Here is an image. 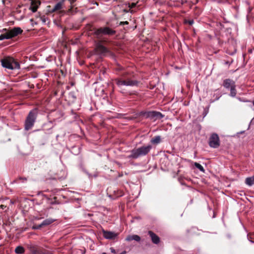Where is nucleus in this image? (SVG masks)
<instances>
[{
    "instance_id": "nucleus-1",
    "label": "nucleus",
    "mask_w": 254,
    "mask_h": 254,
    "mask_svg": "<svg viewBox=\"0 0 254 254\" xmlns=\"http://www.w3.org/2000/svg\"><path fill=\"white\" fill-rule=\"evenodd\" d=\"M152 149V146L148 145L134 148L130 151V154L128 156L129 159H135L140 157L147 155Z\"/></svg>"
},
{
    "instance_id": "nucleus-2",
    "label": "nucleus",
    "mask_w": 254,
    "mask_h": 254,
    "mask_svg": "<svg viewBox=\"0 0 254 254\" xmlns=\"http://www.w3.org/2000/svg\"><path fill=\"white\" fill-rule=\"evenodd\" d=\"M116 34V31L114 28H111L109 26L101 27L95 29L94 34L96 38L98 39H102L103 36L107 35L111 36Z\"/></svg>"
},
{
    "instance_id": "nucleus-3",
    "label": "nucleus",
    "mask_w": 254,
    "mask_h": 254,
    "mask_svg": "<svg viewBox=\"0 0 254 254\" xmlns=\"http://www.w3.org/2000/svg\"><path fill=\"white\" fill-rule=\"evenodd\" d=\"M1 62L2 66L8 69H19L20 67L19 63L11 57H5L1 60Z\"/></svg>"
},
{
    "instance_id": "nucleus-4",
    "label": "nucleus",
    "mask_w": 254,
    "mask_h": 254,
    "mask_svg": "<svg viewBox=\"0 0 254 254\" xmlns=\"http://www.w3.org/2000/svg\"><path fill=\"white\" fill-rule=\"evenodd\" d=\"M110 41L107 38H103L99 39L98 41L96 44L95 51L97 54L100 55H104L109 52L107 48L103 45L109 43Z\"/></svg>"
},
{
    "instance_id": "nucleus-5",
    "label": "nucleus",
    "mask_w": 254,
    "mask_h": 254,
    "mask_svg": "<svg viewBox=\"0 0 254 254\" xmlns=\"http://www.w3.org/2000/svg\"><path fill=\"white\" fill-rule=\"evenodd\" d=\"M36 119V110L31 111L29 112L28 116L25 123V129L28 130L31 129L34 125Z\"/></svg>"
},
{
    "instance_id": "nucleus-6",
    "label": "nucleus",
    "mask_w": 254,
    "mask_h": 254,
    "mask_svg": "<svg viewBox=\"0 0 254 254\" xmlns=\"http://www.w3.org/2000/svg\"><path fill=\"white\" fill-rule=\"evenodd\" d=\"M223 86L226 89L230 90L231 95H236L237 94L235 82L231 79L227 78L224 80Z\"/></svg>"
},
{
    "instance_id": "nucleus-7",
    "label": "nucleus",
    "mask_w": 254,
    "mask_h": 254,
    "mask_svg": "<svg viewBox=\"0 0 254 254\" xmlns=\"http://www.w3.org/2000/svg\"><path fill=\"white\" fill-rule=\"evenodd\" d=\"M115 83L118 86H135L138 84V81L129 78L122 79L117 78L115 80Z\"/></svg>"
},
{
    "instance_id": "nucleus-8",
    "label": "nucleus",
    "mask_w": 254,
    "mask_h": 254,
    "mask_svg": "<svg viewBox=\"0 0 254 254\" xmlns=\"http://www.w3.org/2000/svg\"><path fill=\"white\" fill-rule=\"evenodd\" d=\"M209 145L211 147L216 148L220 145V140L218 135L216 133H213L209 139Z\"/></svg>"
},
{
    "instance_id": "nucleus-9",
    "label": "nucleus",
    "mask_w": 254,
    "mask_h": 254,
    "mask_svg": "<svg viewBox=\"0 0 254 254\" xmlns=\"http://www.w3.org/2000/svg\"><path fill=\"white\" fill-rule=\"evenodd\" d=\"M146 116L147 117L154 120H156L157 119H161L164 117V116L160 112L156 111L148 112L146 113Z\"/></svg>"
},
{
    "instance_id": "nucleus-10",
    "label": "nucleus",
    "mask_w": 254,
    "mask_h": 254,
    "mask_svg": "<svg viewBox=\"0 0 254 254\" xmlns=\"http://www.w3.org/2000/svg\"><path fill=\"white\" fill-rule=\"evenodd\" d=\"M171 6L180 7L182 5L188 2L187 0H170Z\"/></svg>"
},
{
    "instance_id": "nucleus-11",
    "label": "nucleus",
    "mask_w": 254,
    "mask_h": 254,
    "mask_svg": "<svg viewBox=\"0 0 254 254\" xmlns=\"http://www.w3.org/2000/svg\"><path fill=\"white\" fill-rule=\"evenodd\" d=\"M32 254H48V252L40 248L33 247L30 250Z\"/></svg>"
},
{
    "instance_id": "nucleus-12",
    "label": "nucleus",
    "mask_w": 254,
    "mask_h": 254,
    "mask_svg": "<svg viewBox=\"0 0 254 254\" xmlns=\"http://www.w3.org/2000/svg\"><path fill=\"white\" fill-rule=\"evenodd\" d=\"M103 236L106 239H114L117 235L115 233L111 231H103Z\"/></svg>"
},
{
    "instance_id": "nucleus-13",
    "label": "nucleus",
    "mask_w": 254,
    "mask_h": 254,
    "mask_svg": "<svg viewBox=\"0 0 254 254\" xmlns=\"http://www.w3.org/2000/svg\"><path fill=\"white\" fill-rule=\"evenodd\" d=\"M148 235L151 239L152 242L155 244H158L160 242L159 237L151 231H149Z\"/></svg>"
},
{
    "instance_id": "nucleus-14",
    "label": "nucleus",
    "mask_w": 254,
    "mask_h": 254,
    "mask_svg": "<svg viewBox=\"0 0 254 254\" xmlns=\"http://www.w3.org/2000/svg\"><path fill=\"white\" fill-rule=\"evenodd\" d=\"M12 38L22 33L23 30L19 27H14L9 30Z\"/></svg>"
},
{
    "instance_id": "nucleus-15",
    "label": "nucleus",
    "mask_w": 254,
    "mask_h": 254,
    "mask_svg": "<svg viewBox=\"0 0 254 254\" xmlns=\"http://www.w3.org/2000/svg\"><path fill=\"white\" fill-rule=\"evenodd\" d=\"M41 2L39 0H33L31 2L30 9L33 12L37 10L38 6L40 5Z\"/></svg>"
},
{
    "instance_id": "nucleus-16",
    "label": "nucleus",
    "mask_w": 254,
    "mask_h": 254,
    "mask_svg": "<svg viewBox=\"0 0 254 254\" xmlns=\"http://www.w3.org/2000/svg\"><path fill=\"white\" fill-rule=\"evenodd\" d=\"M127 241H131L134 240L136 242H139L140 241V237L137 235H129L126 238Z\"/></svg>"
},
{
    "instance_id": "nucleus-17",
    "label": "nucleus",
    "mask_w": 254,
    "mask_h": 254,
    "mask_svg": "<svg viewBox=\"0 0 254 254\" xmlns=\"http://www.w3.org/2000/svg\"><path fill=\"white\" fill-rule=\"evenodd\" d=\"M245 183L249 186H252L254 185V175L252 177L247 178L245 180Z\"/></svg>"
},
{
    "instance_id": "nucleus-18",
    "label": "nucleus",
    "mask_w": 254,
    "mask_h": 254,
    "mask_svg": "<svg viewBox=\"0 0 254 254\" xmlns=\"http://www.w3.org/2000/svg\"><path fill=\"white\" fill-rule=\"evenodd\" d=\"M55 221H56L55 219H52V218H48V219H46L44 220L42 222V225H43V226H47V225H49L52 224V223H53Z\"/></svg>"
},
{
    "instance_id": "nucleus-19",
    "label": "nucleus",
    "mask_w": 254,
    "mask_h": 254,
    "mask_svg": "<svg viewBox=\"0 0 254 254\" xmlns=\"http://www.w3.org/2000/svg\"><path fill=\"white\" fill-rule=\"evenodd\" d=\"M150 142L154 144H158L161 142V137L159 135L155 136L151 139Z\"/></svg>"
},
{
    "instance_id": "nucleus-20",
    "label": "nucleus",
    "mask_w": 254,
    "mask_h": 254,
    "mask_svg": "<svg viewBox=\"0 0 254 254\" xmlns=\"http://www.w3.org/2000/svg\"><path fill=\"white\" fill-rule=\"evenodd\" d=\"M62 2H58V3H57L55 6L54 7V8H53V9L52 10V12H55L59 10H60L62 9Z\"/></svg>"
},
{
    "instance_id": "nucleus-21",
    "label": "nucleus",
    "mask_w": 254,
    "mask_h": 254,
    "mask_svg": "<svg viewBox=\"0 0 254 254\" xmlns=\"http://www.w3.org/2000/svg\"><path fill=\"white\" fill-rule=\"evenodd\" d=\"M25 250L22 246H18L15 249V252L17 254H22L24 253Z\"/></svg>"
},
{
    "instance_id": "nucleus-22",
    "label": "nucleus",
    "mask_w": 254,
    "mask_h": 254,
    "mask_svg": "<svg viewBox=\"0 0 254 254\" xmlns=\"http://www.w3.org/2000/svg\"><path fill=\"white\" fill-rule=\"evenodd\" d=\"M194 166L196 168H197L200 171H201L202 172H203V173L204 172L205 170H204L203 167L200 164H199V163H198L197 162H195L194 163Z\"/></svg>"
},
{
    "instance_id": "nucleus-23",
    "label": "nucleus",
    "mask_w": 254,
    "mask_h": 254,
    "mask_svg": "<svg viewBox=\"0 0 254 254\" xmlns=\"http://www.w3.org/2000/svg\"><path fill=\"white\" fill-rule=\"evenodd\" d=\"M3 35H4V37H6V38H5V39H8L12 38V36L10 33L9 31H8L7 32H6L5 34H4Z\"/></svg>"
},
{
    "instance_id": "nucleus-24",
    "label": "nucleus",
    "mask_w": 254,
    "mask_h": 254,
    "mask_svg": "<svg viewBox=\"0 0 254 254\" xmlns=\"http://www.w3.org/2000/svg\"><path fill=\"white\" fill-rule=\"evenodd\" d=\"M43 226L42 225V223H41L39 225H35L34 226H33V229H40L41 227H42Z\"/></svg>"
},
{
    "instance_id": "nucleus-25",
    "label": "nucleus",
    "mask_w": 254,
    "mask_h": 254,
    "mask_svg": "<svg viewBox=\"0 0 254 254\" xmlns=\"http://www.w3.org/2000/svg\"><path fill=\"white\" fill-rule=\"evenodd\" d=\"M128 22L127 21H121L119 23V25H128Z\"/></svg>"
},
{
    "instance_id": "nucleus-26",
    "label": "nucleus",
    "mask_w": 254,
    "mask_h": 254,
    "mask_svg": "<svg viewBox=\"0 0 254 254\" xmlns=\"http://www.w3.org/2000/svg\"><path fill=\"white\" fill-rule=\"evenodd\" d=\"M186 23H188L189 25H191L193 23V20H189L186 21Z\"/></svg>"
},
{
    "instance_id": "nucleus-27",
    "label": "nucleus",
    "mask_w": 254,
    "mask_h": 254,
    "mask_svg": "<svg viewBox=\"0 0 254 254\" xmlns=\"http://www.w3.org/2000/svg\"><path fill=\"white\" fill-rule=\"evenodd\" d=\"M135 6H136L135 3H131L130 4H129L128 6L130 8H132L134 7Z\"/></svg>"
},
{
    "instance_id": "nucleus-28",
    "label": "nucleus",
    "mask_w": 254,
    "mask_h": 254,
    "mask_svg": "<svg viewBox=\"0 0 254 254\" xmlns=\"http://www.w3.org/2000/svg\"><path fill=\"white\" fill-rule=\"evenodd\" d=\"M209 107V105L207 106V110H206V109L204 110V117L207 115V114L208 113V110Z\"/></svg>"
},
{
    "instance_id": "nucleus-29",
    "label": "nucleus",
    "mask_w": 254,
    "mask_h": 254,
    "mask_svg": "<svg viewBox=\"0 0 254 254\" xmlns=\"http://www.w3.org/2000/svg\"><path fill=\"white\" fill-rule=\"evenodd\" d=\"M5 37H4L3 34H1L0 35V40H3L5 39Z\"/></svg>"
},
{
    "instance_id": "nucleus-30",
    "label": "nucleus",
    "mask_w": 254,
    "mask_h": 254,
    "mask_svg": "<svg viewBox=\"0 0 254 254\" xmlns=\"http://www.w3.org/2000/svg\"><path fill=\"white\" fill-rule=\"evenodd\" d=\"M232 62H233V61H232L231 62H230L229 61H226L225 62V64L230 65L232 64Z\"/></svg>"
},
{
    "instance_id": "nucleus-31",
    "label": "nucleus",
    "mask_w": 254,
    "mask_h": 254,
    "mask_svg": "<svg viewBox=\"0 0 254 254\" xmlns=\"http://www.w3.org/2000/svg\"><path fill=\"white\" fill-rule=\"evenodd\" d=\"M19 180H21L22 182L23 183L27 180V179L25 178H20Z\"/></svg>"
},
{
    "instance_id": "nucleus-32",
    "label": "nucleus",
    "mask_w": 254,
    "mask_h": 254,
    "mask_svg": "<svg viewBox=\"0 0 254 254\" xmlns=\"http://www.w3.org/2000/svg\"><path fill=\"white\" fill-rule=\"evenodd\" d=\"M110 250H111V253H114V254L116 253V251L113 248H111Z\"/></svg>"
},
{
    "instance_id": "nucleus-33",
    "label": "nucleus",
    "mask_w": 254,
    "mask_h": 254,
    "mask_svg": "<svg viewBox=\"0 0 254 254\" xmlns=\"http://www.w3.org/2000/svg\"><path fill=\"white\" fill-rule=\"evenodd\" d=\"M127 74V72H125L123 74H122V76L124 78H126V75Z\"/></svg>"
},
{
    "instance_id": "nucleus-34",
    "label": "nucleus",
    "mask_w": 254,
    "mask_h": 254,
    "mask_svg": "<svg viewBox=\"0 0 254 254\" xmlns=\"http://www.w3.org/2000/svg\"><path fill=\"white\" fill-rule=\"evenodd\" d=\"M222 43H223L222 41L220 39H218V43L219 44H222Z\"/></svg>"
},
{
    "instance_id": "nucleus-35",
    "label": "nucleus",
    "mask_w": 254,
    "mask_h": 254,
    "mask_svg": "<svg viewBox=\"0 0 254 254\" xmlns=\"http://www.w3.org/2000/svg\"><path fill=\"white\" fill-rule=\"evenodd\" d=\"M127 254V252L126 251H124L123 252H122L121 254Z\"/></svg>"
},
{
    "instance_id": "nucleus-36",
    "label": "nucleus",
    "mask_w": 254,
    "mask_h": 254,
    "mask_svg": "<svg viewBox=\"0 0 254 254\" xmlns=\"http://www.w3.org/2000/svg\"><path fill=\"white\" fill-rule=\"evenodd\" d=\"M5 0H2V2L3 4H5Z\"/></svg>"
},
{
    "instance_id": "nucleus-37",
    "label": "nucleus",
    "mask_w": 254,
    "mask_h": 254,
    "mask_svg": "<svg viewBox=\"0 0 254 254\" xmlns=\"http://www.w3.org/2000/svg\"><path fill=\"white\" fill-rule=\"evenodd\" d=\"M2 31H6V29H3L2 30Z\"/></svg>"
},
{
    "instance_id": "nucleus-38",
    "label": "nucleus",
    "mask_w": 254,
    "mask_h": 254,
    "mask_svg": "<svg viewBox=\"0 0 254 254\" xmlns=\"http://www.w3.org/2000/svg\"><path fill=\"white\" fill-rule=\"evenodd\" d=\"M239 100H240V101H244V102L245 101H244V100H242L240 98H239Z\"/></svg>"
},
{
    "instance_id": "nucleus-39",
    "label": "nucleus",
    "mask_w": 254,
    "mask_h": 254,
    "mask_svg": "<svg viewBox=\"0 0 254 254\" xmlns=\"http://www.w3.org/2000/svg\"><path fill=\"white\" fill-rule=\"evenodd\" d=\"M250 242L252 243H254V242L253 241H250Z\"/></svg>"
},
{
    "instance_id": "nucleus-40",
    "label": "nucleus",
    "mask_w": 254,
    "mask_h": 254,
    "mask_svg": "<svg viewBox=\"0 0 254 254\" xmlns=\"http://www.w3.org/2000/svg\"><path fill=\"white\" fill-rule=\"evenodd\" d=\"M253 105L254 106V100L253 101Z\"/></svg>"
},
{
    "instance_id": "nucleus-41",
    "label": "nucleus",
    "mask_w": 254,
    "mask_h": 254,
    "mask_svg": "<svg viewBox=\"0 0 254 254\" xmlns=\"http://www.w3.org/2000/svg\"><path fill=\"white\" fill-rule=\"evenodd\" d=\"M71 85H74V83L72 82Z\"/></svg>"
},
{
    "instance_id": "nucleus-42",
    "label": "nucleus",
    "mask_w": 254,
    "mask_h": 254,
    "mask_svg": "<svg viewBox=\"0 0 254 254\" xmlns=\"http://www.w3.org/2000/svg\"><path fill=\"white\" fill-rule=\"evenodd\" d=\"M199 100L201 101V98H200V97H199Z\"/></svg>"
},
{
    "instance_id": "nucleus-43",
    "label": "nucleus",
    "mask_w": 254,
    "mask_h": 254,
    "mask_svg": "<svg viewBox=\"0 0 254 254\" xmlns=\"http://www.w3.org/2000/svg\"><path fill=\"white\" fill-rule=\"evenodd\" d=\"M102 254H106V253H103Z\"/></svg>"
},
{
    "instance_id": "nucleus-44",
    "label": "nucleus",
    "mask_w": 254,
    "mask_h": 254,
    "mask_svg": "<svg viewBox=\"0 0 254 254\" xmlns=\"http://www.w3.org/2000/svg\"><path fill=\"white\" fill-rule=\"evenodd\" d=\"M65 0H62V3Z\"/></svg>"
},
{
    "instance_id": "nucleus-45",
    "label": "nucleus",
    "mask_w": 254,
    "mask_h": 254,
    "mask_svg": "<svg viewBox=\"0 0 254 254\" xmlns=\"http://www.w3.org/2000/svg\"><path fill=\"white\" fill-rule=\"evenodd\" d=\"M219 97L217 98H216V100H218V99H219Z\"/></svg>"
}]
</instances>
